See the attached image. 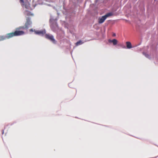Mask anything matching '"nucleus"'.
<instances>
[{"label":"nucleus","instance_id":"nucleus-1","mask_svg":"<svg viewBox=\"0 0 158 158\" xmlns=\"http://www.w3.org/2000/svg\"><path fill=\"white\" fill-rule=\"evenodd\" d=\"M23 27H19L16 29V30L14 32L7 34L5 35L0 36V41L6 39H9L14 36H17L23 35L24 34L25 32L23 31L20 30Z\"/></svg>","mask_w":158,"mask_h":158},{"label":"nucleus","instance_id":"nucleus-2","mask_svg":"<svg viewBox=\"0 0 158 158\" xmlns=\"http://www.w3.org/2000/svg\"><path fill=\"white\" fill-rule=\"evenodd\" d=\"M113 15V14L112 12L107 13L105 15L102 16L101 18H99L98 19V23L101 24L103 23L107 17L112 16Z\"/></svg>","mask_w":158,"mask_h":158},{"label":"nucleus","instance_id":"nucleus-3","mask_svg":"<svg viewBox=\"0 0 158 158\" xmlns=\"http://www.w3.org/2000/svg\"><path fill=\"white\" fill-rule=\"evenodd\" d=\"M27 21L25 23L24 27H23V28H21L20 30V31H21V30H23L24 29H27L28 27L30 25L31 23V22L30 21V19L29 17H27L26 18Z\"/></svg>","mask_w":158,"mask_h":158},{"label":"nucleus","instance_id":"nucleus-4","mask_svg":"<svg viewBox=\"0 0 158 158\" xmlns=\"http://www.w3.org/2000/svg\"><path fill=\"white\" fill-rule=\"evenodd\" d=\"M30 31L31 32L34 31L35 34L37 35H43L46 33V31L44 30L41 31H37L35 30H34L33 29H31L30 30Z\"/></svg>","mask_w":158,"mask_h":158},{"label":"nucleus","instance_id":"nucleus-5","mask_svg":"<svg viewBox=\"0 0 158 158\" xmlns=\"http://www.w3.org/2000/svg\"><path fill=\"white\" fill-rule=\"evenodd\" d=\"M45 37L46 38L50 40L53 43H55L56 41L54 39L53 36L51 35L46 34L45 35Z\"/></svg>","mask_w":158,"mask_h":158},{"label":"nucleus","instance_id":"nucleus-6","mask_svg":"<svg viewBox=\"0 0 158 158\" xmlns=\"http://www.w3.org/2000/svg\"><path fill=\"white\" fill-rule=\"evenodd\" d=\"M108 42L109 43H112L114 45H116L117 44L118 41L115 39H114L112 40H109Z\"/></svg>","mask_w":158,"mask_h":158},{"label":"nucleus","instance_id":"nucleus-7","mask_svg":"<svg viewBox=\"0 0 158 158\" xmlns=\"http://www.w3.org/2000/svg\"><path fill=\"white\" fill-rule=\"evenodd\" d=\"M127 47V48L130 49L132 48V45L130 42L127 41L126 43Z\"/></svg>","mask_w":158,"mask_h":158},{"label":"nucleus","instance_id":"nucleus-8","mask_svg":"<svg viewBox=\"0 0 158 158\" xmlns=\"http://www.w3.org/2000/svg\"><path fill=\"white\" fill-rule=\"evenodd\" d=\"M24 13L25 15H27V16H33V14L31 13L28 10H26Z\"/></svg>","mask_w":158,"mask_h":158},{"label":"nucleus","instance_id":"nucleus-9","mask_svg":"<svg viewBox=\"0 0 158 158\" xmlns=\"http://www.w3.org/2000/svg\"><path fill=\"white\" fill-rule=\"evenodd\" d=\"M83 43V42H82V41L81 40H80L79 41H78L76 43V46H77L79 45L82 44Z\"/></svg>","mask_w":158,"mask_h":158},{"label":"nucleus","instance_id":"nucleus-10","mask_svg":"<svg viewBox=\"0 0 158 158\" xmlns=\"http://www.w3.org/2000/svg\"><path fill=\"white\" fill-rule=\"evenodd\" d=\"M20 1L21 3H24V1L23 0H20Z\"/></svg>","mask_w":158,"mask_h":158},{"label":"nucleus","instance_id":"nucleus-11","mask_svg":"<svg viewBox=\"0 0 158 158\" xmlns=\"http://www.w3.org/2000/svg\"><path fill=\"white\" fill-rule=\"evenodd\" d=\"M3 132H2V134H3Z\"/></svg>","mask_w":158,"mask_h":158},{"label":"nucleus","instance_id":"nucleus-12","mask_svg":"<svg viewBox=\"0 0 158 158\" xmlns=\"http://www.w3.org/2000/svg\"><path fill=\"white\" fill-rule=\"evenodd\" d=\"M155 1H156V0H154Z\"/></svg>","mask_w":158,"mask_h":158}]
</instances>
